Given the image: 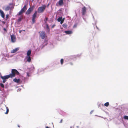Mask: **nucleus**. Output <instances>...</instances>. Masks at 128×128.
Segmentation results:
<instances>
[{"label": "nucleus", "instance_id": "ddd939ff", "mask_svg": "<svg viewBox=\"0 0 128 128\" xmlns=\"http://www.w3.org/2000/svg\"><path fill=\"white\" fill-rule=\"evenodd\" d=\"M0 15L2 18H4V12L1 10H0Z\"/></svg>", "mask_w": 128, "mask_h": 128}, {"label": "nucleus", "instance_id": "4c0bfd02", "mask_svg": "<svg viewBox=\"0 0 128 128\" xmlns=\"http://www.w3.org/2000/svg\"><path fill=\"white\" fill-rule=\"evenodd\" d=\"M4 31H6V29H5V28H4Z\"/></svg>", "mask_w": 128, "mask_h": 128}, {"label": "nucleus", "instance_id": "8fccbe9b", "mask_svg": "<svg viewBox=\"0 0 128 128\" xmlns=\"http://www.w3.org/2000/svg\"><path fill=\"white\" fill-rule=\"evenodd\" d=\"M18 127H20V126H19L18 125Z\"/></svg>", "mask_w": 128, "mask_h": 128}, {"label": "nucleus", "instance_id": "bb28decb", "mask_svg": "<svg viewBox=\"0 0 128 128\" xmlns=\"http://www.w3.org/2000/svg\"><path fill=\"white\" fill-rule=\"evenodd\" d=\"M35 18H32V24H34V22H35Z\"/></svg>", "mask_w": 128, "mask_h": 128}, {"label": "nucleus", "instance_id": "6e6552de", "mask_svg": "<svg viewBox=\"0 0 128 128\" xmlns=\"http://www.w3.org/2000/svg\"><path fill=\"white\" fill-rule=\"evenodd\" d=\"M40 36L42 39H44L46 36V32L43 31H42L40 34Z\"/></svg>", "mask_w": 128, "mask_h": 128}, {"label": "nucleus", "instance_id": "dca6fc26", "mask_svg": "<svg viewBox=\"0 0 128 128\" xmlns=\"http://www.w3.org/2000/svg\"><path fill=\"white\" fill-rule=\"evenodd\" d=\"M65 33L66 34H72V31L68 30L65 31Z\"/></svg>", "mask_w": 128, "mask_h": 128}, {"label": "nucleus", "instance_id": "c03bdc74", "mask_svg": "<svg viewBox=\"0 0 128 128\" xmlns=\"http://www.w3.org/2000/svg\"><path fill=\"white\" fill-rule=\"evenodd\" d=\"M96 28H97L98 29V27H97V26H96Z\"/></svg>", "mask_w": 128, "mask_h": 128}, {"label": "nucleus", "instance_id": "a878e982", "mask_svg": "<svg viewBox=\"0 0 128 128\" xmlns=\"http://www.w3.org/2000/svg\"><path fill=\"white\" fill-rule=\"evenodd\" d=\"M26 73L27 74V76L28 77H29L30 76V75L29 72H26Z\"/></svg>", "mask_w": 128, "mask_h": 128}, {"label": "nucleus", "instance_id": "f704fd0d", "mask_svg": "<svg viewBox=\"0 0 128 128\" xmlns=\"http://www.w3.org/2000/svg\"><path fill=\"white\" fill-rule=\"evenodd\" d=\"M22 30H20L19 31V33H20L21 32H22Z\"/></svg>", "mask_w": 128, "mask_h": 128}, {"label": "nucleus", "instance_id": "f03ea898", "mask_svg": "<svg viewBox=\"0 0 128 128\" xmlns=\"http://www.w3.org/2000/svg\"><path fill=\"white\" fill-rule=\"evenodd\" d=\"M46 6L45 5H42V6L39 7L37 10V11L38 13H40L44 12L45 10Z\"/></svg>", "mask_w": 128, "mask_h": 128}, {"label": "nucleus", "instance_id": "c9c22d12", "mask_svg": "<svg viewBox=\"0 0 128 128\" xmlns=\"http://www.w3.org/2000/svg\"><path fill=\"white\" fill-rule=\"evenodd\" d=\"M46 28L48 29L49 28V27H48V25H47L46 26Z\"/></svg>", "mask_w": 128, "mask_h": 128}, {"label": "nucleus", "instance_id": "39448f33", "mask_svg": "<svg viewBox=\"0 0 128 128\" xmlns=\"http://www.w3.org/2000/svg\"><path fill=\"white\" fill-rule=\"evenodd\" d=\"M26 6L24 5L23 8H22L18 13L19 15H20L23 13L26 10Z\"/></svg>", "mask_w": 128, "mask_h": 128}, {"label": "nucleus", "instance_id": "412c9836", "mask_svg": "<svg viewBox=\"0 0 128 128\" xmlns=\"http://www.w3.org/2000/svg\"><path fill=\"white\" fill-rule=\"evenodd\" d=\"M109 103L108 102L105 103L104 104V106L106 107H108L109 106Z\"/></svg>", "mask_w": 128, "mask_h": 128}, {"label": "nucleus", "instance_id": "b1692460", "mask_svg": "<svg viewBox=\"0 0 128 128\" xmlns=\"http://www.w3.org/2000/svg\"><path fill=\"white\" fill-rule=\"evenodd\" d=\"M124 119L128 120V116H124Z\"/></svg>", "mask_w": 128, "mask_h": 128}, {"label": "nucleus", "instance_id": "f257e3e1", "mask_svg": "<svg viewBox=\"0 0 128 128\" xmlns=\"http://www.w3.org/2000/svg\"><path fill=\"white\" fill-rule=\"evenodd\" d=\"M12 73L10 74V76L11 78H12L15 76L16 74L19 75L20 74L19 72L16 69H14L12 70Z\"/></svg>", "mask_w": 128, "mask_h": 128}, {"label": "nucleus", "instance_id": "393cba45", "mask_svg": "<svg viewBox=\"0 0 128 128\" xmlns=\"http://www.w3.org/2000/svg\"><path fill=\"white\" fill-rule=\"evenodd\" d=\"M62 18V17H59L57 19L58 21V22H60L61 21Z\"/></svg>", "mask_w": 128, "mask_h": 128}, {"label": "nucleus", "instance_id": "a19ab883", "mask_svg": "<svg viewBox=\"0 0 128 128\" xmlns=\"http://www.w3.org/2000/svg\"><path fill=\"white\" fill-rule=\"evenodd\" d=\"M83 19L84 20L86 21V19L84 18H83Z\"/></svg>", "mask_w": 128, "mask_h": 128}, {"label": "nucleus", "instance_id": "5701e85b", "mask_svg": "<svg viewBox=\"0 0 128 128\" xmlns=\"http://www.w3.org/2000/svg\"><path fill=\"white\" fill-rule=\"evenodd\" d=\"M62 26L64 28H66L67 27V25L66 24H63L62 25Z\"/></svg>", "mask_w": 128, "mask_h": 128}, {"label": "nucleus", "instance_id": "4be33fe9", "mask_svg": "<svg viewBox=\"0 0 128 128\" xmlns=\"http://www.w3.org/2000/svg\"><path fill=\"white\" fill-rule=\"evenodd\" d=\"M60 62L61 65H62L64 63V59H61L60 60Z\"/></svg>", "mask_w": 128, "mask_h": 128}, {"label": "nucleus", "instance_id": "cd10ccee", "mask_svg": "<svg viewBox=\"0 0 128 128\" xmlns=\"http://www.w3.org/2000/svg\"><path fill=\"white\" fill-rule=\"evenodd\" d=\"M0 86L1 87H2V88H4V85L2 83H1L0 84Z\"/></svg>", "mask_w": 128, "mask_h": 128}, {"label": "nucleus", "instance_id": "a18cd8bd", "mask_svg": "<svg viewBox=\"0 0 128 128\" xmlns=\"http://www.w3.org/2000/svg\"><path fill=\"white\" fill-rule=\"evenodd\" d=\"M54 26H52V28H53Z\"/></svg>", "mask_w": 128, "mask_h": 128}, {"label": "nucleus", "instance_id": "4468645a", "mask_svg": "<svg viewBox=\"0 0 128 128\" xmlns=\"http://www.w3.org/2000/svg\"><path fill=\"white\" fill-rule=\"evenodd\" d=\"M26 60L28 62H31V58L30 56H26Z\"/></svg>", "mask_w": 128, "mask_h": 128}, {"label": "nucleus", "instance_id": "aec40b11", "mask_svg": "<svg viewBox=\"0 0 128 128\" xmlns=\"http://www.w3.org/2000/svg\"><path fill=\"white\" fill-rule=\"evenodd\" d=\"M4 106L5 107H6V112L5 113V114H7L8 113V111H9V110L8 108V107H6V105Z\"/></svg>", "mask_w": 128, "mask_h": 128}, {"label": "nucleus", "instance_id": "1a4fd4ad", "mask_svg": "<svg viewBox=\"0 0 128 128\" xmlns=\"http://www.w3.org/2000/svg\"><path fill=\"white\" fill-rule=\"evenodd\" d=\"M33 8H34L33 7L30 8L26 12V14H29L30 13L31 11L33 10Z\"/></svg>", "mask_w": 128, "mask_h": 128}, {"label": "nucleus", "instance_id": "423d86ee", "mask_svg": "<svg viewBox=\"0 0 128 128\" xmlns=\"http://www.w3.org/2000/svg\"><path fill=\"white\" fill-rule=\"evenodd\" d=\"M26 6L24 5L23 8H22L18 13L19 15H20L23 13L26 10Z\"/></svg>", "mask_w": 128, "mask_h": 128}, {"label": "nucleus", "instance_id": "a211bd4d", "mask_svg": "<svg viewBox=\"0 0 128 128\" xmlns=\"http://www.w3.org/2000/svg\"><path fill=\"white\" fill-rule=\"evenodd\" d=\"M37 13V11H36L34 13V14H33V15L32 16V18H35L36 16Z\"/></svg>", "mask_w": 128, "mask_h": 128}, {"label": "nucleus", "instance_id": "09e8293b", "mask_svg": "<svg viewBox=\"0 0 128 128\" xmlns=\"http://www.w3.org/2000/svg\"><path fill=\"white\" fill-rule=\"evenodd\" d=\"M3 59H6L5 58H3Z\"/></svg>", "mask_w": 128, "mask_h": 128}, {"label": "nucleus", "instance_id": "7ed1b4c3", "mask_svg": "<svg viewBox=\"0 0 128 128\" xmlns=\"http://www.w3.org/2000/svg\"><path fill=\"white\" fill-rule=\"evenodd\" d=\"M0 77L1 78L2 80L3 83H4L6 82V79H8L10 78V76L9 74L5 76H1Z\"/></svg>", "mask_w": 128, "mask_h": 128}, {"label": "nucleus", "instance_id": "9d476101", "mask_svg": "<svg viewBox=\"0 0 128 128\" xmlns=\"http://www.w3.org/2000/svg\"><path fill=\"white\" fill-rule=\"evenodd\" d=\"M11 41L12 42H14L16 40V38L15 36L13 35H11L10 36Z\"/></svg>", "mask_w": 128, "mask_h": 128}, {"label": "nucleus", "instance_id": "c85d7f7f", "mask_svg": "<svg viewBox=\"0 0 128 128\" xmlns=\"http://www.w3.org/2000/svg\"><path fill=\"white\" fill-rule=\"evenodd\" d=\"M22 20V18H19L18 19V22H20Z\"/></svg>", "mask_w": 128, "mask_h": 128}, {"label": "nucleus", "instance_id": "f3484780", "mask_svg": "<svg viewBox=\"0 0 128 128\" xmlns=\"http://www.w3.org/2000/svg\"><path fill=\"white\" fill-rule=\"evenodd\" d=\"M31 50H28L27 52V56H30L31 54Z\"/></svg>", "mask_w": 128, "mask_h": 128}, {"label": "nucleus", "instance_id": "37998d69", "mask_svg": "<svg viewBox=\"0 0 128 128\" xmlns=\"http://www.w3.org/2000/svg\"><path fill=\"white\" fill-rule=\"evenodd\" d=\"M96 22H95V24H96Z\"/></svg>", "mask_w": 128, "mask_h": 128}, {"label": "nucleus", "instance_id": "7c9ffc66", "mask_svg": "<svg viewBox=\"0 0 128 128\" xmlns=\"http://www.w3.org/2000/svg\"><path fill=\"white\" fill-rule=\"evenodd\" d=\"M8 14H6V18H8Z\"/></svg>", "mask_w": 128, "mask_h": 128}, {"label": "nucleus", "instance_id": "72a5a7b5", "mask_svg": "<svg viewBox=\"0 0 128 128\" xmlns=\"http://www.w3.org/2000/svg\"><path fill=\"white\" fill-rule=\"evenodd\" d=\"M95 116H98V117H101L102 118H103V117L102 116H98L97 115H95Z\"/></svg>", "mask_w": 128, "mask_h": 128}, {"label": "nucleus", "instance_id": "2eb2a0df", "mask_svg": "<svg viewBox=\"0 0 128 128\" xmlns=\"http://www.w3.org/2000/svg\"><path fill=\"white\" fill-rule=\"evenodd\" d=\"M13 80L15 82L17 83H18L20 82V79L15 78L13 79Z\"/></svg>", "mask_w": 128, "mask_h": 128}, {"label": "nucleus", "instance_id": "e433bc0d", "mask_svg": "<svg viewBox=\"0 0 128 128\" xmlns=\"http://www.w3.org/2000/svg\"><path fill=\"white\" fill-rule=\"evenodd\" d=\"M44 45H43L42 46V48H41V49H42L44 47Z\"/></svg>", "mask_w": 128, "mask_h": 128}, {"label": "nucleus", "instance_id": "58836bf2", "mask_svg": "<svg viewBox=\"0 0 128 128\" xmlns=\"http://www.w3.org/2000/svg\"><path fill=\"white\" fill-rule=\"evenodd\" d=\"M76 26L75 25H74V28L75 27H76Z\"/></svg>", "mask_w": 128, "mask_h": 128}, {"label": "nucleus", "instance_id": "20e7f679", "mask_svg": "<svg viewBox=\"0 0 128 128\" xmlns=\"http://www.w3.org/2000/svg\"><path fill=\"white\" fill-rule=\"evenodd\" d=\"M4 8L6 11L9 10L12 8H14V6L13 4L10 3L9 4V6H7L4 7Z\"/></svg>", "mask_w": 128, "mask_h": 128}, {"label": "nucleus", "instance_id": "2f4dec72", "mask_svg": "<svg viewBox=\"0 0 128 128\" xmlns=\"http://www.w3.org/2000/svg\"><path fill=\"white\" fill-rule=\"evenodd\" d=\"M62 120H60V123H62Z\"/></svg>", "mask_w": 128, "mask_h": 128}, {"label": "nucleus", "instance_id": "ea45409f", "mask_svg": "<svg viewBox=\"0 0 128 128\" xmlns=\"http://www.w3.org/2000/svg\"><path fill=\"white\" fill-rule=\"evenodd\" d=\"M62 21H61V22H60V23H61V24H62Z\"/></svg>", "mask_w": 128, "mask_h": 128}, {"label": "nucleus", "instance_id": "9b49d317", "mask_svg": "<svg viewBox=\"0 0 128 128\" xmlns=\"http://www.w3.org/2000/svg\"><path fill=\"white\" fill-rule=\"evenodd\" d=\"M86 8L84 6L82 8V15H84L86 14Z\"/></svg>", "mask_w": 128, "mask_h": 128}, {"label": "nucleus", "instance_id": "de8ad7c7", "mask_svg": "<svg viewBox=\"0 0 128 128\" xmlns=\"http://www.w3.org/2000/svg\"><path fill=\"white\" fill-rule=\"evenodd\" d=\"M93 18L94 19V17L93 16Z\"/></svg>", "mask_w": 128, "mask_h": 128}, {"label": "nucleus", "instance_id": "3c124183", "mask_svg": "<svg viewBox=\"0 0 128 128\" xmlns=\"http://www.w3.org/2000/svg\"><path fill=\"white\" fill-rule=\"evenodd\" d=\"M38 51L39 50V49H38Z\"/></svg>", "mask_w": 128, "mask_h": 128}, {"label": "nucleus", "instance_id": "49530a36", "mask_svg": "<svg viewBox=\"0 0 128 128\" xmlns=\"http://www.w3.org/2000/svg\"><path fill=\"white\" fill-rule=\"evenodd\" d=\"M32 0V2H33V1L34 0Z\"/></svg>", "mask_w": 128, "mask_h": 128}, {"label": "nucleus", "instance_id": "6ab92c4d", "mask_svg": "<svg viewBox=\"0 0 128 128\" xmlns=\"http://www.w3.org/2000/svg\"><path fill=\"white\" fill-rule=\"evenodd\" d=\"M63 4L62 0H60L58 2V4L59 5L61 6Z\"/></svg>", "mask_w": 128, "mask_h": 128}, {"label": "nucleus", "instance_id": "0eeeda50", "mask_svg": "<svg viewBox=\"0 0 128 128\" xmlns=\"http://www.w3.org/2000/svg\"><path fill=\"white\" fill-rule=\"evenodd\" d=\"M26 6L24 5L23 8H22L18 13L19 15H20L23 13L26 10Z\"/></svg>", "mask_w": 128, "mask_h": 128}, {"label": "nucleus", "instance_id": "c756f323", "mask_svg": "<svg viewBox=\"0 0 128 128\" xmlns=\"http://www.w3.org/2000/svg\"><path fill=\"white\" fill-rule=\"evenodd\" d=\"M94 112V110H92L90 112V114H91Z\"/></svg>", "mask_w": 128, "mask_h": 128}, {"label": "nucleus", "instance_id": "79ce46f5", "mask_svg": "<svg viewBox=\"0 0 128 128\" xmlns=\"http://www.w3.org/2000/svg\"><path fill=\"white\" fill-rule=\"evenodd\" d=\"M46 128H49L48 127V126H46Z\"/></svg>", "mask_w": 128, "mask_h": 128}, {"label": "nucleus", "instance_id": "473e14b6", "mask_svg": "<svg viewBox=\"0 0 128 128\" xmlns=\"http://www.w3.org/2000/svg\"><path fill=\"white\" fill-rule=\"evenodd\" d=\"M70 65H73V64H72V63L71 62H70Z\"/></svg>", "mask_w": 128, "mask_h": 128}, {"label": "nucleus", "instance_id": "f8f14e48", "mask_svg": "<svg viewBox=\"0 0 128 128\" xmlns=\"http://www.w3.org/2000/svg\"><path fill=\"white\" fill-rule=\"evenodd\" d=\"M19 48L18 47L14 49H13L11 51V52L12 53H14L16 52L17 51L19 50Z\"/></svg>", "mask_w": 128, "mask_h": 128}]
</instances>
